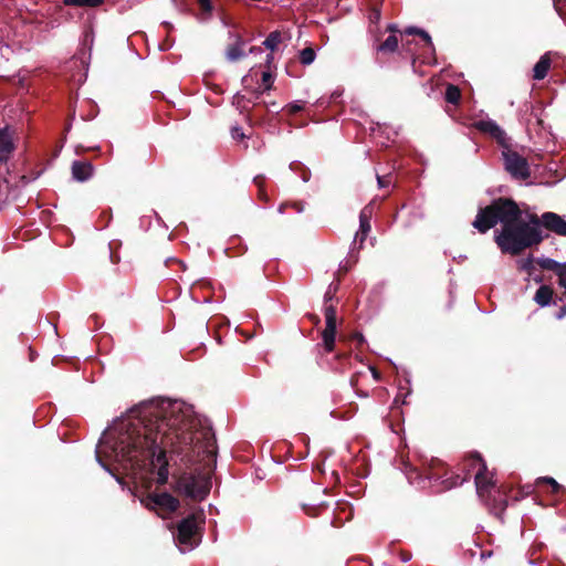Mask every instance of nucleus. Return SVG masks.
<instances>
[{
	"label": "nucleus",
	"instance_id": "36",
	"mask_svg": "<svg viewBox=\"0 0 566 566\" xmlns=\"http://www.w3.org/2000/svg\"><path fill=\"white\" fill-rule=\"evenodd\" d=\"M566 316V304L560 307V310L556 313L555 317L557 319H562Z\"/></svg>",
	"mask_w": 566,
	"mask_h": 566
},
{
	"label": "nucleus",
	"instance_id": "17",
	"mask_svg": "<svg viewBox=\"0 0 566 566\" xmlns=\"http://www.w3.org/2000/svg\"><path fill=\"white\" fill-rule=\"evenodd\" d=\"M553 290L547 285H541L535 293L534 301L542 307L551 304Z\"/></svg>",
	"mask_w": 566,
	"mask_h": 566
},
{
	"label": "nucleus",
	"instance_id": "16",
	"mask_svg": "<svg viewBox=\"0 0 566 566\" xmlns=\"http://www.w3.org/2000/svg\"><path fill=\"white\" fill-rule=\"evenodd\" d=\"M536 263L539 265V268L544 270L553 271L557 274H559L564 269H566V262L559 263L555 261L554 259L549 258H538L536 259Z\"/></svg>",
	"mask_w": 566,
	"mask_h": 566
},
{
	"label": "nucleus",
	"instance_id": "32",
	"mask_svg": "<svg viewBox=\"0 0 566 566\" xmlns=\"http://www.w3.org/2000/svg\"><path fill=\"white\" fill-rule=\"evenodd\" d=\"M335 291L336 287H333L332 285L328 286V290L324 295L325 303L329 302L333 298Z\"/></svg>",
	"mask_w": 566,
	"mask_h": 566
},
{
	"label": "nucleus",
	"instance_id": "45",
	"mask_svg": "<svg viewBox=\"0 0 566 566\" xmlns=\"http://www.w3.org/2000/svg\"><path fill=\"white\" fill-rule=\"evenodd\" d=\"M202 6L209 4V0H200Z\"/></svg>",
	"mask_w": 566,
	"mask_h": 566
},
{
	"label": "nucleus",
	"instance_id": "29",
	"mask_svg": "<svg viewBox=\"0 0 566 566\" xmlns=\"http://www.w3.org/2000/svg\"><path fill=\"white\" fill-rule=\"evenodd\" d=\"M557 276L559 286H562L565 290L564 296L566 298V268L559 274H557Z\"/></svg>",
	"mask_w": 566,
	"mask_h": 566
},
{
	"label": "nucleus",
	"instance_id": "8",
	"mask_svg": "<svg viewBox=\"0 0 566 566\" xmlns=\"http://www.w3.org/2000/svg\"><path fill=\"white\" fill-rule=\"evenodd\" d=\"M471 465L478 467V471L474 475L476 493L483 497L484 492L492 485L491 479L486 476V464L479 454H473L470 459Z\"/></svg>",
	"mask_w": 566,
	"mask_h": 566
},
{
	"label": "nucleus",
	"instance_id": "7",
	"mask_svg": "<svg viewBox=\"0 0 566 566\" xmlns=\"http://www.w3.org/2000/svg\"><path fill=\"white\" fill-rule=\"evenodd\" d=\"M325 328L322 332V339L324 348L327 353H332L335 347L337 317L336 310L333 305H326L324 308Z\"/></svg>",
	"mask_w": 566,
	"mask_h": 566
},
{
	"label": "nucleus",
	"instance_id": "24",
	"mask_svg": "<svg viewBox=\"0 0 566 566\" xmlns=\"http://www.w3.org/2000/svg\"><path fill=\"white\" fill-rule=\"evenodd\" d=\"M315 51L312 48H305L300 52V61L303 65H310L315 60Z\"/></svg>",
	"mask_w": 566,
	"mask_h": 566
},
{
	"label": "nucleus",
	"instance_id": "27",
	"mask_svg": "<svg viewBox=\"0 0 566 566\" xmlns=\"http://www.w3.org/2000/svg\"><path fill=\"white\" fill-rule=\"evenodd\" d=\"M376 177H377L378 187L380 189L381 188H389L392 185V179H391L390 175L380 176V175L377 174Z\"/></svg>",
	"mask_w": 566,
	"mask_h": 566
},
{
	"label": "nucleus",
	"instance_id": "18",
	"mask_svg": "<svg viewBox=\"0 0 566 566\" xmlns=\"http://www.w3.org/2000/svg\"><path fill=\"white\" fill-rule=\"evenodd\" d=\"M398 48V38L392 34L389 35L381 44H379L376 50L381 53H392Z\"/></svg>",
	"mask_w": 566,
	"mask_h": 566
},
{
	"label": "nucleus",
	"instance_id": "20",
	"mask_svg": "<svg viewBox=\"0 0 566 566\" xmlns=\"http://www.w3.org/2000/svg\"><path fill=\"white\" fill-rule=\"evenodd\" d=\"M461 98V92L458 86L449 84L446 90V101L451 104H458Z\"/></svg>",
	"mask_w": 566,
	"mask_h": 566
},
{
	"label": "nucleus",
	"instance_id": "34",
	"mask_svg": "<svg viewBox=\"0 0 566 566\" xmlns=\"http://www.w3.org/2000/svg\"><path fill=\"white\" fill-rule=\"evenodd\" d=\"M505 509H506V501H505V500H503V499H501V500L499 501V504H495V505H494V510H499L501 513H502V512H504V511H505Z\"/></svg>",
	"mask_w": 566,
	"mask_h": 566
},
{
	"label": "nucleus",
	"instance_id": "14",
	"mask_svg": "<svg viewBox=\"0 0 566 566\" xmlns=\"http://www.w3.org/2000/svg\"><path fill=\"white\" fill-rule=\"evenodd\" d=\"M551 67V59L548 54H544L539 57L537 63L534 65L533 69V78L541 81L546 77L548 70Z\"/></svg>",
	"mask_w": 566,
	"mask_h": 566
},
{
	"label": "nucleus",
	"instance_id": "10",
	"mask_svg": "<svg viewBox=\"0 0 566 566\" xmlns=\"http://www.w3.org/2000/svg\"><path fill=\"white\" fill-rule=\"evenodd\" d=\"M230 39H233V43L229 44L226 50V57L230 62L239 61L245 56L244 53V41L234 33H229Z\"/></svg>",
	"mask_w": 566,
	"mask_h": 566
},
{
	"label": "nucleus",
	"instance_id": "11",
	"mask_svg": "<svg viewBox=\"0 0 566 566\" xmlns=\"http://www.w3.org/2000/svg\"><path fill=\"white\" fill-rule=\"evenodd\" d=\"M373 214V208L370 205L364 207L359 213V230L356 232L355 241L359 239L363 243L370 232V219Z\"/></svg>",
	"mask_w": 566,
	"mask_h": 566
},
{
	"label": "nucleus",
	"instance_id": "41",
	"mask_svg": "<svg viewBox=\"0 0 566 566\" xmlns=\"http://www.w3.org/2000/svg\"><path fill=\"white\" fill-rule=\"evenodd\" d=\"M388 30H390V31H392V32H394V31H397V27H396L395 24H389V25H388Z\"/></svg>",
	"mask_w": 566,
	"mask_h": 566
},
{
	"label": "nucleus",
	"instance_id": "43",
	"mask_svg": "<svg viewBox=\"0 0 566 566\" xmlns=\"http://www.w3.org/2000/svg\"><path fill=\"white\" fill-rule=\"evenodd\" d=\"M272 59H273V55L272 54H268V56H266L268 63H270Z\"/></svg>",
	"mask_w": 566,
	"mask_h": 566
},
{
	"label": "nucleus",
	"instance_id": "38",
	"mask_svg": "<svg viewBox=\"0 0 566 566\" xmlns=\"http://www.w3.org/2000/svg\"><path fill=\"white\" fill-rule=\"evenodd\" d=\"M533 280L536 282V283H543L544 279L542 275H535L533 276Z\"/></svg>",
	"mask_w": 566,
	"mask_h": 566
},
{
	"label": "nucleus",
	"instance_id": "23",
	"mask_svg": "<svg viewBox=\"0 0 566 566\" xmlns=\"http://www.w3.org/2000/svg\"><path fill=\"white\" fill-rule=\"evenodd\" d=\"M405 33L406 34H418L420 35L426 44L431 49L433 50V44H432V40H431V36L422 29H419V28H416V27H409L405 30Z\"/></svg>",
	"mask_w": 566,
	"mask_h": 566
},
{
	"label": "nucleus",
	"instance_id": "42",
	"mask_svg": "<svg viewBox=\"0 0 566 566\" xmlns=\"http://www.w3.org/2000/svg\"><path fill=\"white\" fill-rule=\"evenodd\" d=\"M284 210H285V205H281L279 207V213H284Z\"/></svg>",
	"mask_w": 566,
	"mask_h": 566
},
{
	"label": "nucleus",
	"instance_id": "4",
	"mask_svg": "<svg viewBox=\"0 0 566 566\" xmlns=\"http://www.w3.org/2000/svg\"><path fill=\"white\" fill-rule=\"evenodd\" d=\"M202 511L190 514L178 523L174 539L181 553L191 551L197 546L196 534L198 525L202 522Z\"/></svg>",
	"mask_w": 566,
	"mask_h": 566
},
{
	"label": "nucleus",
	"instance_id": "37",
	"mask_svg": "<svg viewBox=\"0 0 566 566\" xmlns=\"http://www.w3.org/2000/svg\"><path fill=\"white\" fill-rule=\"evenodd\" d=\"M400 558H401V560H402L403 563H407V562H409V560L411 559V554H409V553H402V554H401V556H400Z\"/></svg>",
	"mask_w": 566,
	"mask_h": 566
},
{
	"label": "nucleus",
	"instance_id": "33",
	"mask_svg": "<svg viewBox=\"0 0 566 566\" xmlns=\"http://www.w3.org/2000/svg\"><path fill=\"white\" fill-rule=\"evenodd\" d=\"M290 109L292 113H297L303 109V104L301 102H295L290 105Z\"/></svg>",
	"mask_w": 566,
	"mask_h": 566
},
{
	"label": "nucleus",
	"instance_id": "3",
	"mask_svg": "<svg viewBox=\"0 0 566 566\" xmlns=\"http://www.w3.org/2000/svg\"><path fill=\"white\" fill-rule=\"evenodd\" d=\"M210 489L211 476L209 472H185L177 481V491L196 501L205 500L208 496Z\"/></svg>",
	"mask_w": 566,
	"mask_h": 566
},
{
	"label": "nucleus",
	"instance_id": "35",
	"mask_svg": "<svg viewBox=\"0 0 566 566\" xmlns=\"http://www.w3.org/2000/svg\"><path fill=\"white\" fill-rule=\"evenodd\" d=\"M369 18H370V20H371L373 22H377V21H379V19H380V11H379V10H377V9H375V10L371 12V14H370V17H369Z\"/></svg>",
	"mask_w": 566,
	"mask_h": 566
},
{
	"label": "nucleus",
	"instance_id": "2",
	"mask_svg": "<svg viewBox=\"0 0 566 566\" xmlns=\"http://www.w3.org/2000/svg\"><path fill=\"white\" fill-rule=\"evenodd\" d=\"M523 211L512 199L500 198L490 206L480 208L472 226L481 233L500 223L502 229L495 231L494 240L503 253L516 255L523 250L543 241L541 226L566 237V220L555 213L545 212L538 218L532 213L527 222L522 220Z\"/></svg>",
	"mask_w": 566,
	"mask_h": 566
},
{
	"label": "nucleus",
	"instance_id": "13",
	"mask_svg": "<svg viewBox=\"0 0 566 566\" xmlns=\"http://www.w3.org/2000/svg\"><path fill=\"white\" fill-rule=\"evenodd\" d=\"M13 149L12 136L8 127L0 129V161L7 160Z\"/></svg>",
	"mask_w": 566,
	"mask_h": 566
},
{
	"label": "nucleus",
	"instance_id": "30",
	"mask_svg": "<svg viewBox=\"0 0 566 566\" xmlns=\"http://www.w3.org/2000/svg\"><path fill=\"white\" fill-rule=\"evenodd\" d=\"M231 135H232V138H234V139H243L244 138V133L240 126L232 127Z\"/></svg>",
	"mask_w": 566,
	"mask_h": 566
},
{
	"label": "nucleus",
	"instance_id": "1",
	"mask_svg": "<svg viewBox=\"0 0 566 566\" xmlns=\"http://www.w3.org/2000/svg\"><path fill=\"white\" fill-rule=\"evenodd\" d=\"M167 450L189 461L201 455L210 460L216 455V439L209 424L195 415L191 406L160 399L143 403L106 430L99 439L96 460L107 472L111 470L102 457L132 470L150 460L157 468V483L165 484L169 475Z\"/></svg>",
	"mask_w": 566,
	"mask_h": 566
},
{
	"label": "nucleus",
	"instance_id": "21",
	"mask_svg": "<svg viewBox=\"0 0 566 566\" xmlns=\"http://www.w3.org/2000/svg\"><path fill=\"white\" fill-rule=\"evenodd\" d=\"M281 42V33L279 31L271 32L268 38L263 41V45L274 51Z\"/></svg>",
	"mask_w": 566,
	"mask_h": 566
},
{
	"label": "nucleus",
	"instance_id": "22",
	"mask_svg": "<svg viewBox=\"0 0 566 566\" xmlns=\"http://www.w3.org/2000/svg\"><path fill=\"white\" fill-rule=\"evenodd\" d=\"M103 3V0H64L65 6H76V7H88L96 8Z\"/></svg>",
	"mask_w": 566,
	"mask_h": 566
},
{
	"label": "nucleus",
	"instance_id": "40",
	"mask_svg": "<svg viewBox=\"0 0 566 566\" xmlns=\"http://www.w3.org/2000/svg\"><path fill=\"white\" fill-rule=\"evenodd\" d=\"M260 180H261V177H259V176L254 178V184H255L258 187H261V181H260Z\"/></svg>",
	"mask_w": 566,
	"mask_h": 566
},
{
	"label": "nucleus",
	"instance_id": "6",
	"mask_svg": "<svg viewBox=\"0 0 566 566\" xmlns=\"http://www.w3.org/2000/svg\"><path fill=\"white\" fill-rule=\"evenodd\" d=\"M140 502L148 510H160L166 513H172L179 507L178 499L167 492L150 494Z\"/></svg>",
	"mask_w": 566,
	"mask_h": 566
},
{
	"label": "nucleus",
	"instance_id": "19",
	"mask_svg": "<svg viewBox=\"0 0 566 566\" xmlns=\"http://www.w3.org/2000/svg\"><path fill=\"white\" fill-rule=\"evenodd\" d=\"M536 260L530 255L525 259H521L517 261V266L521 271L526 272L528 275H532L535 270Z\"/></svg>",
	"mask_w": 566,
	"mask_h": 566
},
{
	"label": "nucleus",
	"instance_id": "46",
	"mask_svg": "<svg viewBox=\"0 0 566 566\" xmlns=\"http://www.w3.org/2000/svg\"><path fill=\"white\" fill-rule=\"evenodd\" d=\"M296 210H297V212L300 213V212H302V211H303V208H302V207H297V209H296Z\"/></svg>",
	"mask_w": 566,
	"mask_h": 566
},
{
	"label": "nucleus",
	"instance_id": "28",
	"mask_svg": "<svg viewBox=\"0 0 566 566\" xmlns=\"http://www.w3.org/2000/svg\"><path fill=\"white\" fill-rule=\"evenodd\" d=\"M232 104L237 106V108H239L241 112H243L244 109H247V104H245V99H244V96L237 93L234 96H233V99H232Z\"/></svg>",
	"mask_w": 566,
	"mask_h": 566
},
{
	"label": "nucleus",
	"instance_id": "44",
	"mask_svg": "<svg viewBox=\"0 0 566 566\" xmlns=\"http://www.w3.org/2000/svg\"><path fill=\"white\" fill-rule=\"evenodd\" d=\"M356 337L358 338L359 342L364 340V336L361 334L356 335Z\"/></svg>",
	"mask_w": 566,
	"mask_h": 566
},
{
	"label": "nucleus",
	"instance_id": "31",
	"mask_svg": "<svg viewBox=\"0 0 566 566\" xmlns=\"http://www.w3.org/2000/svg\"><path fill=\"white\" fill-rule=\"evenodd\" d=\"M262 82L266 88H270V86L272 84V75L269 72H264L262 74Z\"/></svg>",
	"mask_w": 566,
	"mask_h": 566
},
{
	"label": "nucleus",
	"instance_id": "15",
	"mask_svg": "<svg viewBox=\"0 0 566 566\" xmlns=\"http://www.w3.org/2000/svg\"><path fill=\"white\" fill-rule=\"evenodd\" d=\"M408 479L410 483L416 484L418 488L424 489L427 488L428 483H430V481H438L441 479V476L432 472H427L424 474L416 472L415 478L412 475H408Z\"/></svg>",
	"mask_w": 566,
	"mask_h": 566
},
{
	"label": "nucleus",
	"instance_id": "9",
	"mask_svg": "<svg viewBox=\"0 0 566 566\" xmlns=\"http://www.w3.org/2000/svg\"><path fill=\"white\" fill-rule=\"evenodd\" d=\"M474 127L482 133L489 134L502 145L506 142L505 132L493 119L478 120L474 123Z\"/></svg>",
	"mask_w": 566,
	"mask_h": 566
},
{
	"label": "nucleus",
	"instance_id": "5",
	"mask_svg": "<svg viewBox=\"0 0 566 566\" xmlns=\"http://www.w3.org/2000/svg\"><path fill=\"white\" fill-rule=\"evenodd\" d=\"M502 155L504 159V167L513 178L525 180L531 176L527 160L518 153L506 147L502 151Z\"/></svg>",
	"mask_w": 566,
	"mask_h": 566
},
{
	"label": "nucleus",
	"instance_id": "12",
	"mask_svg": "<svg viewBox=\"0 0 566 566\" xmlns=\"http://www.w3.org/2000/svg\"><path fill=\"white\" fill-rule=\"evenodd\" d=\"M94 167L90 161L75 160L72 164V176L76 181L84 182L93 176Z\"/></svg>",
	"mask_w": 566,
	"mask_h": 566
},
{
	"label": "nucleus",
	"instance_id": "39",
	"mask_svg": "<svg viewBox=\"0 0 566 566\" xmlns=\"http://www.w3.org/2000/svg\"><path fill=\"white\" fill-rule=\"evenodd\" d=\"M259 52H261V48H254L253 46V48L250 49V53H252V54H256Z\"/></svg>",
	"mask_w": 566,
	"mask_h": 566
},
{
	"label": "nucleus",
	"instance_id": "26",
	"mask_svg": "<svg viewBox=\"0 0 566 566\" xmlns=\"http://www.w3.org/2000/svg\"><path fill=\"white\" fill-rule=\"evenodd\" d=\"M537 483H547L552 486V492L554 494L560 492L563 490V486L553 478L551 476H542L537 479Z\"/></svg>",
	"mask_w": 566,
	"mask_h": 566
},
{
	"label": "nucleus",
	"instance_id": "25",
	"mask_svg": "<svg viewBox=\"0 0 566 566\" xmlns=\"http://www.w3.org/2000/svg\"><path fill=\"white\" fill-rule=\"evenodd\" d=\"M468 480V476L461 478L457 475L452 479H446L442 480L441 483L443 484V490H449L459 485H462Z\"/></svg>",
	"mask_w": 566,
	"mask_h": 566
}]
</instances>
